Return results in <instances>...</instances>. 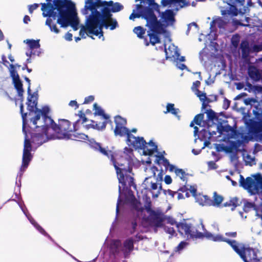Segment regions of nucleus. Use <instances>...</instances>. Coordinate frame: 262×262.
<instances>
[{"label":"nucleus","mask_w":262,"mask_h":262,"mask_svg":"<svg viewBox=\"0 0 262 262\" xmlns=\"http://www.w3.org/2000/svg\"><path fill=\"white\" fill-rule=\"evenodd\" d=\"M148 1L149 6L143 11V15L146 21V26L148 28L147 33L149 42L144 38V44L146 46H148L149 43L155 45L160 42L161 36L165 38V41H170V34L166 28L172 26L175 22L174 10L173 9H168L160 13V6L155 3V0Z\"/></svg>","instance_id":"1"},{"label":"nucleus","mask_w":262,"mask_h":262,"mask_svg":"<svg viewBox=\"0 0 262 262\" xmlns=\"http://www.w3.org/2000/svg\"><path fill=\"white\" fill-rule=\"evenodd\" d=\"M47 3H41L43 17H48L46 25L48 26L51 32L56 34L59 33L53 19L57 18V23L61 27L66 28L70 26L76 31L79 24L77 17L75 4L68 0H46Z\"/></svg>","instance_id":"2"},{"label":"nucleus","mask_w":262,"mask_h":262,"mask_svg":"<svg viewBox=\"0 0 262 262\" xmlns=\"http://www.w3.org/2000/svg\"><path fill=\"white\" fill-rule=\"evenodd\" d=\"M89 142L90 145L92 148L99 151L108 158L111 156V160L116 170L119 182L121 184V186H119V194L121 193V187L124 188L127 185L129 187L132 186L134 183V179L130 175L132 170L131 166L135 163L136 160L133 155V150L127 147L124 148V155L126 160L122 163L114 160L112 151H107L105 148H102L99 143L96 142L93 139L90 140ZM121 201L120 194H119L116 206V219L119 213V206Z\"/></svg>","instance_id":"3"},{"label":"nucleus","mask_w":262,"mask_h":262,"mask_svg":"<svg viewBox=\"0 0 262 262\" xmlns=\"http://www.w3.org/2000/svg\"><path fill=\"white\" fill-rule=\"evenodd\" d=\"M112 16V14L106 8L102 9L88 23H85V26H81L80 35L85 38V35H93L99 38L102 37L103 40V28L114 30L119 27L117 20Z\"/></svg>","instance_id":"4"},{"label":"nucleus","mask_w":262,"mask_h":262,"mask_svg":"<svg viewBox=\"0 0 262 262\" xmlns=\"http://www.w3.org/2000/svg\"><path fill=\"white\" fill-rule=\"evenodd\" d=\"M73 129L75 130V125L72 127L68 120H59L58 125L53 120L52 124H49L43 133L32 134V142L39 146L49 140L69 139L71 138Z\"/></svg>","instance_id":"5"},{"label":"nucleus","mask_w":262,"mask_h":262,"mask_svg":"<svg viewBox=\"0 0 262 262\" xmlns=\"http://www.w3.org/2000/svg\"><path fill=\"white\" fill-rule=\"evenodd\" d=\"M116 127L114 130L115 136L123 137L126 136L127 144L129 146H133L136 149L139 151L149 153L148 149L144 147L146 143L145 140L143 137H135L132 135L129 130L125 127L126 121L125 119L118 116L115 118Z\"/></svg>","instance_id":"6"},{"label":"nucleus","mask_w":262,"mask_h":262,"mask_svg":"<svg viewBox=\"0 0 262 262\" xmlns=\"http://www.w3.org/2000/svg\"><path fill=\"white\" fill-rule=\"evenodd\" d=\"M145 172L147 177L142 186L151 193L153 198H158L162 190L161 183L163 181V170L152 166L146 167Z\"/></svg>","instance_id":"7"},{"label":"nucleus","mask_w":262,"mask_h":262,"mask_svg":"<svg viewBox=\"0 0 262 262\" xmlns=\"http://www.w3.org/2000/svg\"><path fill=\"white\" fill-rule=\"evenodd\" d=\"M221 238L222 239L220 242H225L230 245L244 262H262V257L258 258V254L259 253L258 250L245 247L235 240L228 239L222 235Z\"/></svg>","instance_id":"8"},{"label":"nucleus","mask_w":262,"mask_h":262,"mask_svg":"<svg viewBox=\"0 0 262 262\" xmlns=\"http://www.w3.org/2000/svg\"><path fill=\"white\" fill-rule=\"evenodd\" d=\"M177 228L181 234H184L187 237L196 238L206 237L214 242H220L222 239L220 234H213L207 231H205L203 233L199 232L191 224L185 222L177 224Z\"/></svg>","instance_id":"9"},{"label":"nucleus","mask_w":262,"mask_h":262,"mask_svg":"<svg viewBox=\"0 0 262 262\" xmlns=\"http://www.w3.org/2000/svg\"><path fill=\"white\" fill-rule=\"evenodd\" d=\"M141 239L136 236L126 239L122 245L119 240H114L110 246L111 258L118 260L120 257H126L133 249L134 243Z\"/></svg>","instance_id":"10"},{"label":"nucleus","mask_w":262,"mask_h":262,"mask_svg":"<svg viewBox=\"0 0 262 262\" xmlns=\"http://www.w3.org/2000/svg\"><path fill=\"white\" fill-rule=\"evenodd\" d=\"M20 111L21 114V117L23 119V132L25 135L22 164L18 173V176L21 177L24 172L27 168L29 163L31 161L32 159V155L31 154V151L32 149L31 144L29 140L28 139L27 131L26 130L27 113H23V104L22 103L20 105Z\"/></svg>","instance_id":"11"},{"label":"nucleus","mask_w":262,"mask_h":262,"mask_svg":"<svg viewBox=\"0 0 262 262\" xmlns=\"http://www.w3.org/2000/svg\"><path fill=\"white\" fill-rule=\"evenodd\" d=\"M134 205L139 218L142 217L143 220H145V216L143 215L146 211L148 214L147 217L148 222L151 225L156 227H160L163 226L164 215L161 211L152 210L150 208L144 209L141 207L140 203L137 201L134 203Z\"/></svg>","instance_id":"12"},{"label":"nucleus","mask_w":262,"mask_h":262,"mask_svg":"<svg viewBox=\"0 0 262 262\" xmlns=\"http://www.w3.org/2000/svg\"><path fill=\"white\" fill-rule=\"evenodd\" d=\"M239 186L243 187L251 194L262 192V176L257 173L253 178L247 177L246 179L239 174Z\"/></svg>","instance_id":"13"},{"label":"nucleus","mask_w":262,"mask_h":262,"mask_svg":"<svg viewBox=\"0 0 262 262\" xmlns=\"http://www.w3.org/2000/svg\"><path fill=\"white\" fill-rule=\"evenodd\" d=\"M49 112L48 106H44L41 110L38 109L35 111V117L31 119L36 129L34 133H40L39 132L41 130L43 133L49 124H52L53 120L47 116ZM33 133H31V136Z\"/></svg>","instance_id":"14"},{"label":"nucleus","mask_w":262,"mask_h":262,"mask_svg":"<svg viewBox=\"0 0 262 262\" xmlns=\"http://www.w3.org/2000/svg\"><path fill=\"white\" fill-rule=\"evenodd\" d=\"M104 3L101 0H85V5L81 10V13L85 16V23H88L92 17L96 15L102 9Z\"/></svg>","instance_id":"15"},{"label":"nucleus","mask_w":262,"mask_h":262,"mask_svg":"<svg viewBox=\"0 0 262 262\" xmlns=\"http://www.w3.org/2000/svg\"><path fill=\"white\" fill-rule=\"evenodd\" d=\"M248 135L242 137L244 141L250 140L262 141V121L250 120L248 125Z\"/></svg>","instance_id":"16"},{"label":"nucleus","mask_w":262,"mask_h":262,"mask_svg":"<svg viewBox=\"0 0 262 262\" xmlns=\"http://www.w3.org/2000/svg\"><path fill=\"white\" fill-rule=\"evenodd\" d=\"M251 0H238L236 7L229 5V9L222 10L223 15L231 14L237 15L238 13L244 14L249 11V7L252 5Z\"/></svg>","instance_id":"17"},{"label":"nucleus","mask_w":262,"mask_h":262,"mask_svg":"<svg viewBox=\"0 0 262 262\" xmlns=\"http://www.w3.org/2000/svg\"><path fill=\"white\" fill-rule=\"evenodd\" d=\"M166 42L168 41L166 40ZM169 42V41H168ZM171 41H169L170 44L168 47L167 48V45H165V52L166 54V57L167 59H170L173 61H180L181 62L184 61L185 60L184 56H180V53L178 47L174 45L173 43H170Z\"/></svg>","instance_id":"18"},{"label":"nucleus","mask_w":262,"mask_h":262,"mask_svg":"<svg viewBox=\"0 0 262 262\" xmlns=\"http://www.w3.org/2000/svg\"><path fill=\"white\" fill-rule=\"evenodd\" d=\"M28 45V49L26 52L27 56L31 57L32 55L39 56L41 53V49L39 40L26 39L24 41Z\"/></svg>","instance_id":"19"},{"label":"nucleus","mask_w":262,"mask_h":262,"mask_svg":"<svg viewBox=\"0 0 262 262\" xmlns=\"http://www.w3.org/2000/svg\"><path fill=\"white\" fill-rule=\"evenodd\" d=\"M9 71L10 76L12 78L14 87L17 92L18 95L19 97L21 98L24 92L23 88V84L19 79V75L15 70L14 65L12 64L10 65Z\"/></svg>","instance_id":"20"},{"label":"nucleus","mask_w":262,"mask_h":262,"mask_svg":"<svg viewBox=\"0 0 262 262\" xmlns=\"http://www.w3.org/2000/svg\"><path fill=\"white\" fill-rule=\"evenodd\" d=\"M161 5L163 7L169 6L173 10L178 11L180 8L189 5L185 0H162Z\"/></svg>","instance_id":"21"},{"label":"nucleus","mask_w":262,"mask_h":262,"mask_svg":"<svg viewBox=\"0 0 262 262\" xmlns=\"http://www.w3.org/2000/svg\"><path fill=\"white\" fill-rule=\"evenodd\" d=\"M94 110L95 111L94 114L95 115H98L102 116L103 119L105 120L102 123H99V124H96V128L98 130H102L105 128L106 124L108 121L107 120L109 118V116L107 115L104 114L103 110L101 108V107L99 106L96 103H95L93 105Z\"/></svg>","instance_id":"22"},{"label":"nucleus","mask_w":262,"mask_h":262,"mask_svg":"<svg viewBox=\"0 0 262 262\" xmlns=\"http://www.w3.org/2000/svg\"><path fill=\"white\" fill-rule=\"evenodd\" d=\"M216 135V132L207 130L205 129H202L198 134V139L202 141H204L203 146L202 149H204L205 147H208L210 144V140L213 135Z\"/></svg>","instance_id":"23"},{"label":"nucleus","mask_w":262,"mask_h":262,"mask_svg":"<svg viewBox=\"0 0 262 262\" xmlns=\"http://www.w3.org/2000/svg\"><path fill=\"white\" fill-rule=\"evenodd\" d=\"M20 208H21V210L24 212V213L25 214L26 217L28 218V220L30 221V222L31 223L32 225L34 226V227L42 235H44L45 236H47L49 238H50L51 240H52V238L45 231V230L40 226L32 218V217L29 214H28L23 207L21 206L20 204H18Z\"/></svg>","instance_id":"24"},{"label":"nucleus","mask_w":262,"mask_h":262,"mask_svg":"<svg viewBox=\"0 0 262 262\" xmlns=\"http://www.w3.org/2000/svg\"><path fill=\"white\" fill-rule=\"evenodd\" d=\"M103 2L104 3L103 4V6H101L100 8H106L111 13V12H119L123 8V6L119 3H114L112 1L109 2L103 1Z\"/></svg>","instance_id":"25"},{"label":"nucleus","mask_w":262,"mask_h":262,"mask_svg":"<svg viewBox=\"0 0 262 262\" xmlns=\"http://www.w3.org/2000/svg\"><path fill=\"white\" fill-rule=\"evenodd\" d=\"M29 96L28 97V102L27 104V108L29 111L30 112L37 111L38 108H37V97L34 95H31V94H28Z\"/></svg>","instance_id":"26"},{"label":"nucleus","mask_w":262,"mask_h":262,"mask_svg":"<svg viewBox=\"0 0 262 262\" xmlns=\"http://www.w3.org/2000/svg\"><path fill=\"white\" fill-rule=\"evenodd\" d=\"M248 73L249 76L254 81H258L260 79L261 75L257 69L253 66L248 68Z\"/></svg>","instance_id":"27"},{"label":"nucleus","mask_w":262,"mask_h":262,"mask_svg":"<svg viewBox=\"0 0 262 262\" xmlns=\"http://www.w3.org/2000/svg\"><path fill=\"white\" fill-rule=\"evenodd\" d=\"M158 155L156 156L155 162L159 165H163L165 168L170 170V167L171 164H170L169 161L164 158L162 154L158 153Z\"/></svg>","instance_id":"28"},{"label":"nucleus","mask_w":262,"mask_h":262,"mask_svg":"<svg viewBox=\"0 0 262 262\" xmlns=\"http://www.w3.org/2000/svg\"><path fill=\"white\" fill-rule=\"evenodd\" d=\"M180 191H182L183 193H185V196L186 198L189 196V191L191 192L193 196L196 195V187L195 186H184L179 189Z\"/></svg>","instance_id":"29"},{"label":"nucleus","mask_w":262,"mask_h":262,"mask_svg":"<svg viewBox=\"0 0 262 262\" xmlns=\"http://www.w3.org/2000/svg\"><path fill=\"white\" fill-rule=\"evenodd\" d=\"M195 202L201 206H209V198L207 195L201 194H196L194 196Z\"/></svg>","instance_id":"30"},{"label":"nucleus","mask_w":262,"mask_h":262,"mask_svg":"<svg viewBox=\"0 0 262 262\" xmlns=\"http://www.w3.org/2000/svg\"><path fill=\"white\" fill-rule=\"evenodd\" d=\"M144 147H146V148L149 150V153L142 152L143 154L144 155L150 156L155 152L157 151V146L152 141H150L148 143L146 142V143L144 144Z\"/></svg>","instance_id":"31"},{"label":"nucleus","mask_w":262,"mask_h":262,"mask_svg":"<svg viewBox=\"0 0 262 262\" xmlns=\"http://www.w3.org/2000/svg\"><path fill=\"white\" fill-rule=\"evenodd\" d=\"M242 57L246 58L248 56L250 53L249 44L247 40H243L240 45Z\"/></svg>","instance_id":"32"},{"label":"nucleus","mask_w":262,"mask_h":262,"mask_svg":"<svg viewBox=\"0 0 262 262\" xmlns=\"http://www.w3.org/2000/svg\"><path fill=\"white\" fill-rule=\"evenodd\" d=\"M213 200L209 198V206H213L215 207L220 206L223 200V197L221 195L217 194L216 192H214L213 193Z\"/></svg>","instance_id":"33"},{"label":"nucleus","mask_w":262,"mask_h":262,"mask_svg":"<svg viewBox=\"0 0 262 262\" xmlns=\"http://www.w3.org/2000/svg\"><path fill=\"white\" fill-rule=\"evenodd\" d=\"M170 171H173L176 176L179 177L181 180H185V176H186L185 172L182 169H179L174 166L171 165L170 167Z\"/></svg>","instance_id":"34"},{"label":"nucleus","mask_w":262,"mask_h":262,"mask_svg":"<svg viewBox=\"0 0 262 262\" xmlns=\"http://www.w3.org/2000/svg\"><path fill=\"white\" fill-rule=\"evenodd\" d=\"M225 25V22L220 18L214 19L210 24V28L213 30L214 28H223Z\"/></svg>","instance_id":"35"},{"label":"nucleus","mask_w":262,"mask_h":262,"mask_svg":"<svg viewBox=\"0 0 262 262\" xmlns=\"http://www.w3.org/2000/svg\"><path fill=\"white\" fill-rule=\"evenodd\" d=\"M243 210L245 212H248L251 210H254L255 211V215H256V212L258 211L259 212H260L256 206L253 203L246 202L244 203Z\"/></svg>","instance_id":"36"},{"label":"nucleus","mask_w":262,"mask_h":262,"mask_svg":"<svg viewBox=\"0 0 262 262\" xmlns=\"http://www.w3.org/2000/svg\"><path fill=\"white\" fill-rule=\"evenodd\" d=\"M204 119V115L202 114H200L195 116L193 120L190 123V126L192 127L193 126V122H194L196 124L202 126V123H204L203 120Z\"/></svg>","instance_id":"37"},{"label":"nucleus","mask_w":262,"mask_h":262,"mask_svg":"<svg viewBox=\"0 0 262 262\" xmlns=\"http://www.w3.org/2000/svg\"><path fill=\"white\" fill-rule=\"evenodd\" d=\"M133 32L137 35L138 37L143 38L144 35L145 33V29L142 27L138 26L134 29Z\"/></svg>","instance_id":"38"},{"label":"nucleus","mask_w":262,"mask_h":262,"mask_svg":"<svg viewBox=\"0 0 262 262\" xmlns=\"http://www.w3.org/2000/svg\"><path fill=\"white\" fill-rule=\"evenodd\" d=\"M179 112L178 108L174 107V104L168 103L166 106V111L164 112L165 114L170 113L172 114L177 116Z\"/></svg>","instance_id":"39"},{"label":"nucleus","mask_w":262,"mask_h":262,"mask_svg":"<svg viewBox=\"0 0 262 262\" xmlns=\"http://www.w3.org/2000/svg\"><path fill=\"white\" fill-rule=\"evenodd\" d=\"M181 191L178 190V191H174L171 190H168L167 193L168 195H170L172 198H174V196L177 197L178 200H180L181 199H184V195L181 192Z\"/></svg>","instance_id":"40"},{"label":"nucleus","mask_w":262,"mask_h":262,"mask_svg":"<svg viewBox=\"0 0 262 262\" xmlns=\"http://www.w3.org/2000/svg\"><path fill=\"white\" fill-rule=\"evenodd\" d=\"M147 7H143L141 10H139V13H135L136 10H134L133 13L129 16V19L130 20H134L135 18H139L140 17L144 19V17L143 15V11Z\"/></svg>","instance_id":"41"},{"label":"nucleus","mask_w":262,"mask_h":262,"mask_svg":"<svg viewBox=\"0 0 262 262\" xmlns=\"http://www.w3.org/2000/svg\"><path fill=\"white\" fill-rule=\"evenodd\" d=\"M243 142L239 140L231 141L230 143L229 150L231 151L232 149L237 150L242 146Z\"/></svg>","instance_id":"42"},{"label":"nucleus","mask_w":262,"mask_h":262,"mask_svg":"<svg viewBox=\"0 0 262 262\" xmlns=\"http://www.w3.org/2000/svg\"><path fill=\"white\" fill-rule=\"evenodd\" d=\"M238 205V199L236 198L231 199L229 202L224 204L225 206H232V210H233Z\"/></svg>","instance_id":"43"},{"label":"nucleus","mask_w":262,"mask_h":262,"mask_svg":"<svg viewBox=\"0 0 262 262\" xmlns=\"http://www.w3.org/2000/svg\"><path fill=\"white\" fill-rule=\"evenodd\" d=\"M244 159L246 165L252 166L255 164V158L250 155H247L246 156H245L244 157Z\"/></svg>","instance_id":"44"},{"label":"nucleus","mask_w":262,"mask_h":262,"mask_svg":"<svg viewBox=\"0 0 262 262\" xmlns=\"http://www.w3.org/2000/svg\"><path fill=\"white\" fill-rule=\"evenodd\" d=\"M247 88H245L246 90H248L249 92H251V91H257V92H262V87L260 86H253L251 83L249 82H247L246 84Z\"/></svg>","instance_id":"45"},{"label":"nucleus","mask_w":262,"mask_h":262,"mask_svg":"<svg viewBox=\"0 0 262 262\" xmlns=\"http://www.w3.org/2000/svg\"><path fill=\"white\" fill-rule=\"evenodd\" d=\"M194 93L199 98L200 100L203 103L205 102L207 99L206 93L202 91H200L198 89L195 90V92H194Z\"/></svg>","instance_id":"46"},{"label":"nucleus","mask_w":262,"mask_h":262,"mask_svg":"<svg viewBox=\"0 0 262 262\" xmlns=\"http://www.w3.org/2000/svg\"><path fill=\"white\" fill-rule=\"evenodd\" d=\"M140 1L141 3L143 4V6L141 4H137L136 5V10L137 11H139L141 10L143 7H148V0H135V2Z\"/></svg>","instance_id":"47"},{"label":"nucleus","mask_w":262,"mask_h":262,"mask_svg":"<svg viewBox=\"0 0 262 262\" xmlns=\"http://www.w3.org/2000/svg\"><path fill=\"white\" fill-rule=\"evenodd\" d=\"M215 148L217 151H226L230 152L229 150V148L227 146L224 145L223 144H215Z\"/></svg>","instance_id":"48"},{"label":"nucleus","mask_w":262,"mask_h":262,"mask_svg":"<svg viewBox=\"0 0 262 262\" xmlns=\"http://www.w3.org/2000/svg\"><path fill=\"white\" fill-rule=\"evenodd\" d=\"M188 245L186 242H181L176 248V251L180 253Z\"/></svg>","instance_id":"49"},{"label":"nucleus","mask_w":262,"mask_h":262,"mask_svg":"<svg viewBox=\"0 0 262 262\" xmlns=\"http://www.w3.org/2000/svg\"><path fill=\"white\" fill-rule=\"evenodd\" d=\"M73 135L76 138L75 140H87L88 139V136L82 133H76Z\"/></svg>","instance_id":"50"},{"label":"nucleus","mask_w":262,"mask_h":262,"mask_svg":"<svg viewBox=\"0 0 262 262\" xmlns=\"http://www.w3.org/2000/svg\"><path fill=\"white\" fill-rule=\"evenodd\" d=\"M229 152L230 153L229 157L231 162L235 164L237 161V157L236 154L235 152H233L231 151Z\"/></svg>","instance_id":"51"},{"label":"nucleus","mask_w":262,"mask_h":262,"mask_svg":"<svg viewBox=\"0 0 262 262\" xmlns=\"http://www.w3.org/2000/svg\"><path fill=\"white\" fill-rule=\"evenodd\" d=\"M217 129L220 134H223L224 132H228L231 130V127L230 126H221V127H217Z\"/></svg>","instance_id":"52"},{"label":"nucleus","mask_w":262,"mask_h":262,"mask_svg":"<svg viewBox=\"0 0 262 262\" xmlns=\"http://www.w3.org/2000/svg\"><path fill=\"white\" fill-rule=\"evenodd\" d=\"M232 45L236 47L239 41V37L237 35H233L231 39Z\"/></svg>","instance_id":"53"},{"label":"nucleus","mask_w":262,"mask_h":262,"mask_svg":"<svg viewBox=\"0 0 262 262\" xmlns=\"http://www.w3.org/2000/svg\"><path fill=\"white\" fill-rule=\"evenodd\" d=\"M207 54L205 53V52L204 50H202L200 52V59L202 64H205V61H204V57H206Z\"/></svg>","instance_id":"54"},{"label":"nucleus","mask_w":262,"mask_h":262,"mask_svg":"<svg viewBox=\"0 0 262 262\" xmlns=\"http://www.w3.org/2000/svg\"><path fill=\"white\" fill-rule=\"evenodd\" d=\"M164 230L165 232L170 234L171 235H173L175 233V231L172 227L165 226L164 227Z\"/></svg>","instance_id":"55"},{"label":"nucleus","mask_w":262,"mask_h":262,"mask_svg":"<svg viewBox=\"0 0 262 262\" xmlns=\"http://www.w3.org/2000/svg\"><path fill=\"white\" fill-rule=\"evenodd\" d=\"M245 104L246 105H253L256 102V101L254 98H248L246 99L244 101Z\"/></svg>","instance_id":"56"},{"label":"nucleus","mask_w":262,"mask_h":262,"mask_svg":"<svg viewBox=\"0 0 262 262\" xmlns=\"http://www.w3.org/2000/svg\"><path fill=\"white\" fill-rule=\"evenodd\" d=\"M39 7V4H34L33 5H29V11L30 13H32L33 11Z\"/></svg>","instance_id":"57"},{"label":"nucleus","mask_w":262,"mask_h":262,"mask_svg":"<svg viewBox=\"0 0 262 262\" xmlns=\"http://www.w3.org/2000/svg\"><path fill=\"white\" fill-rule=\"evenodd\" d=\"M254 52H258L262 51V45H256L253 47Z\"/></svg>","instance_id":"58"},{"label":"nucleus","mask_w":262,"mask_h":262,"mask_svg":"<svg viewBox=\"0 0 262 262\" xmlns=\"http://www.w3.org/2000/svg\"><path fill=\"white\" fill-rule=\"evenodd\" d=\"M94 100V97L92 95L86 97L84 99V103H89L92 102Z\"/></svg>","instance_id":"59"},{"label":"nucleus","mask_w":262,"mask_h":262,"mask_svg":"<svg viewBox=\"0 0 262 262\" xmlns=\"http://www.w3.org/2000/svg\"><path fill=\"white\" fill-rule=\"evenodd\" d=\"M200 85V82L199 81H196L193 83L191 89L193 92H195V90L198 89V88Z\"/></svg>","instance_id":"60"},{"label":"nucleus","mask_w":262,"mask_h":262,"mask_svg":"<svg viewBox=\"0 0 262 262\" xmlns=\"http://www.w3.org/2000/svg\"><path fill=\"white\" fill-rule=\"evenodd\" d=\"M176 62V67L181 70H184L187 68L186 66L184 63H178L179 61H175Z\"/></svg>","instance_id":"61"},{"label":"nucleus","mask_w":262,"mask_h":262,"mask_svg":"<svg viewBox=\"0 0 262 262\" xmlns=\"http://www.w3.org/2000/svg\"><path fill=\"white\" fill-rule=\"evenodd\" d=\"M208 166L210 169H213L216 168V165L214 161H209L208 162Z\"/></svg>","instance_id":"62"},{"label":"nucleus","mask_w":262,"mask_h":262,"mask_svg":"<svg viewBox=\"0 0 262 262\" xmlns=\"http://www.w3.org/2000/svg\"><path fill=\"white\" fill-rule=\"evenodd\" d=\"M69 106L72 107H75V109L78 107V104L76 101L72 100L69 103Z\"/></svg>","instance_id":"63"},{"label":"nucleus","mask_w":262,"mask_h":262,"mask_svg":"<svg viewBox=\"0 0 262 262\" xmlns=\"http://www.w3.org/2000/svg\"><path fill=\"white\" fill-rule=\"evenodd\" d=\"M167 222L168 224L171 225H173L174 224H176L177 225V224L174 219L170 217H168L167 218Z\"/></svg>","instance_id":"64"}]
</instances>
